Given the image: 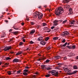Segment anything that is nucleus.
<instances>
[{"instance_id":"1","label":"nucleus","mask_w":78,"mask_h":78,"mask_svg":"<svg viewBox=\"0 0 78 78\" xmlns=\"http://www.w3.org/2000/svg\"><path fill=\"white\" fill-rule=\"evenodd\" d=\"M40 13L38 11L35 12L33 14L34 17V18H37V16H38V19H42V17L43 16V14H40Z\"/></svg>"},{"instance_id":"2","label":"nucleus","mask_w":78,"mask_h":78,"mask_svg":"<svg viewBox=\"0 0 78 78\" xmlns=\"http://www.w3.org/2000/svg\"><path fill=\"white\" fill-rule=\"evenodd\" d=\"M63 8H62L61 7H59L58 8L56 9V10L55 11V14L56 15H58V16H59L60 14H61L62 12H61L62 11H63Z\"/></svg>"},{"instance_id":"3","label":"nucleus","mask_w":78,"mask_h":78,"mask_svg":"<svg viewBox=\"0 0 78 78\" xmlns=\"http://www.w3.org/2000/svg\"><path fill=\"white\" fill-rule=\"evenodd\" d=\"M50 73H51L53 75H55V76H58V72H56V70H53L50 71Z\"/></svg>"},{"instance_id":"4","label":"nucleus","mask_w":78,"mask_h":78,"mask_svg":"<svg viewBox=\"0 0 78 78\" xmlns=\"http://www.w3.org/2000/svg\"><path fill=\"white\" fill-rule=\"evenodd\" d=\"M63 21V20H55L53 22L54 23V26H56L57 25H58V23H56L57 22H61Z\"/></svg>"},{"instance_id":"5","label":"nucleus","mask_w":78,"mask_h":78,"mask_svg":"<svg viewBox=\"0 0 78 78\" xmlns=\"http://www.w3.org/2000/svg\"><path fill=\"white\" fill-rule=\"evenodd\" d=\"M67 44V45H70V43H67V42H66L64 44H60V47L62 49H63V47H66Z\"/></svg>"},{"instance_id":"6","label":"nucleus","mask_w":78,"mask_h":78,"mask_svg":"<svg viewBox=\"0 0 78 78\" xmlns=\"http://www.w3.org/2000/svg\"><path fill=\"white\" fill-rule=\"evenodd\" d=\"M11 46H6L4 49L3 50L4 51H8L9 50H11Z\"/></svg>"},{"instance_id":"7","label":"nucleus","mask_w":78,"mask_h":78,"mask_svg":"<svg viewBox=\"0 0 78 78\" xmlns=\"http://www.w3.org/2000/svg\"><path fill=\"white\" fill-rule=\"evenodd\" d=\"M69 34V33L67 31H65L62 33V35L63 36L68 35Z\"/></svg>"},{"instance_id":"8","label":"nucleus","mask_w":78,"mask_h":78,"mask_svg":"<svg viewBox=\"0 0 78 78\" xmlns=\"http://www.w3.org/2000/svg\"><path fill=\"white\" fill-rule=\"evenodd\" d=\"M77 72H78V71L76 70L72 72L71 73H68V74L69 75H73V74H75L76 73H77Z\"/></svg>"},{"instance_id":"9","label":"nucleus","mask_w":78,"mask_h":78,"mask_svg":"<svg viewBox=\"0 0 78 78\" xmlns=\"http://www.w3.org/2000/svg\"><path fill=\"white\" fill-rule=\"evenodd\" d=\"M41 68L42 69L44 70H47V67L45 66V65H41Z\"/></svg>"},{"instance_id":"10","label":"nucleus","mask_w":78,"mask_h":78,"mask_svg":"<svg viewBox=\"0 0 78 78\" xmlns=\"http://www.w3.org/2000/svg\"><path fill=\"white\" fill-rule=\"evenodd\" d=\"M40 44H41V45H45L46 43L45 42V41H44L42 40L40 42Z\"/></svg>"},{"instance_id":"11","label":"nucleus","mask_w":78,"mask_h":78,"mask_svg":"<svg viewBox=\"0 0 78 78\" xmlns=\"http://www.w3.org/2000/svg\"><path fill=\"white\" fill-rule=\"evenodd\" d=\"M22 53H23V51H19L16 54V56H17L18 55H21V54H22Z\"/></svg>"},{"instance_id":"12","label":"nucleus","mask_w":78,"mask_h":78,"mask_svg":"<svg viewBox=\"0 0 78 78\" xmlns=\"http://www.w3.org/2000/svg\"><path fill=\"white\" fill-rule=\"evenodd\" d=\"M34 33H35V30H33L30 32V34L32 35V34H33Z\"/></svg>"},{"instance_id":"13","label":"nucleus","mask_w":78,"mask_h":78,"mask_svg":"<svg viewBox=\"0 0 78 78\" xmlns=\"http://www.w3.org/2000/svg\"><path fill=\"white\" fill-rule=\"evenodd\" d=\"M19 62V59L17 58H15L13 59V62Z\"/></svg>"},{"instance_id":"14","label":"nucleus","mask_w":78,"mask_h":78,"mask_svg":"<svg viewBox=\"0 0 78 78\" xmlns=\"http://www.w3.org/2000/svg\"><path fill=\"white\" fill-rule=\"evenodd\" d=\"M68 2H69V0H63V3H67Z\"/></svg>"},{"instance_id":"15","label":"nucleus","mask_w":78,"mask_h":78,"mask_svg":"<svg viewBox=\"0 0 78 78\" xmlns=\"http://www.w3.org/2000/svg\"><path fill=\"white\" fill-rule=\"evenodd\" d=\"M43 39V37H40L38 38L37 40L38 41H42Z\"/></svg>"},{"instance_id":"16","label":"nucleus","mask_w":78,"mask_h":78,"mask_svg":"<svg viewBox=\"0 0 78 78\" xmlns=\"http://www.w3.org/2000/svg\"><path fill=\"white\" fill-rule=\"evenodd\" d=\"M49 29H50L48 28V27H45L44 28V30H45V31L47 30H49Z\"/></svg>"},{"instance_id":"17","label":"nucleus","mask_w":78,"mask_h":78,"mask_svg":"<svg viewBox=\"0 0 78 78\" xmlns=\"http://www.w3.org/2000/svg\"><path fill=\"white\" fill-rule=\"evenodd\" d=\"M24 72H27L28 73H30V71L27 69H24Z\"/></svg>"},{"instance_id":"18","label":"nucleus","mask_w":78,"mask_h":78,"mask_svg":"<svg viewBox=\"0 0 78 78\" xmlns=\"http://www.w3.org/2000/svg\"><path fill=\"white\" fill-rule=\"evenodd\" d=\"M73 69H77L78 66L76 65H75L73 66Z\"/></svg>"},{"instance_id":"19","label":"nucleus","mask_w":78,"mask_h":78,"mask_svg":"<svg viewBox=\"0 0 78 78\" xmlns=\"http://www.w3.org/2000/svg\"><path fill=\"white\" fill-rule=\"evenodd\" d=\"M41 25H42L43 27H45V26L47 25V23H44L42 24Z\"/></svg>"},{"instance_id":"20","label":"nucleus","mask_w":78,"mask_h":78,"mask_svg":"<svg viewBox=\"0 0 78 78\" xmlns=\"http://www.w3.org/2000/svg\"><path fill=\"white\" fill-rule=\"evenodd\" d=\"M5 36H6V34H5V33H4L3 34L1 35V37H4Z\"/></svg>"},{"instance_id":"21","label":"nucleus","mask_w":78,"mask_h":78,"mask_svg":"<svg viewBox=\"0 0 78 78\" xmlns=\"http://www.w3.org/2000/svg\"><path fill=\"white\" fill-rule=\"evenodd\" d=\"M66 47L68 48L69 49H72V47H70V46H66Z\"/></svg>"},{"instance_id":"22","label":"nucleus","mask_w":78,"mask_h":78,"mask_svg":"<svg viewBox=\"0 0 78 78\" xmlns=\"http://www.w3.org/2000/svg\"><path fill=\"white\" fill-rule=\"evenodd\" d=\"M50 60L49 59H47L45 62H44L45 63H48L50 61Z\"/></svg>"},{"instance_id":"23","label":"nucleus","mask_w":78,"mask_h":78,"mask_svg":"<svg viewBox=\"0 0 78 78\" xmlns=\"http://www.w3.org/2000/svg\"><path fill=\"white\" fill-rule=\"evenodd\" d=\"M19 33V32L18 31H15V32H13V33L14 34H15V35H16Z\"/></svg>"},{"instance_id":"24","label":"nucleus","mask_w":78,"mask_h":78,"mask_svg":"<svg viewBox=\"0 0 78 78\" xmlns=\"http://www.w3.org/2000/svg\"><path fill=\"white\" fill-rule=\"evenodd\" d=\"M27 72H24V73H23V75H25V76H27L28 75V73H26Z\"/></svg>"},{"instance_id":"25","label":"nucleus","mask_w":78,"mask_h":78,"mask_svg":"<svg viewBox=\"0 0 78 78\" xmlns=\"http://www.w3.org/2000/svg\"><path fill=\"white\" fill-rule=\"evenodd\" d=\"M53 39L54 40H57V39H58V37H54L53 38Z\"/></svg>"},{"instance_id":"26","label":"nucleus","mask_w":78,"mask_h":78,"mask_svg":"<svg viewBox=\"0 0 78 78\" xmlns=\"http://www.w3.org/2000/svg\"><path fill=\"white\" fill-rule=\"evenodd\" d=\"M69 8H70V5H68V6H66V8H65L66 9H69Z\"/></svg>"},{"instance_id":"27","label":"nucleus","mask_w":78,"mask_h":78,"mask_svg":"<svg viewBox=\"0 0 78 78\" xmlns=\"http://www.w3.org/2000/svg\"><path fill=\"white\" fill-rule=\"evenodd\" d=\"M6 59V60H10V59H11V58L9 57H7L5 58Z\"/></svg>"},{"instance_id":"28","label":"nucleus","mask_w":78,"mask_h":78,"mask_svg":"<svg viewBox=\"0 0 78 78\" xmlns=\"http://www.w3.org/2000/svg\"><path fill=\"white\" fill-rule=\"evenodd\" d=\"M50 39V38L49 37H46L45 38L46 41H48V39Z\"/></svg>"},{"instance_id":"29","label":"nucleus","mask_w":78,"mask_h":78,"mask_svg":"<svg viewBox=\"0 0 78 78\" xmlns=\"http://www.w3.org/2000/svg\"><path fill=\"white\" fill-rule=\"evenodd\" d=\"M11 71H8L7 73L9 75H11L12 74V73H11Z\"/></svg>"},{"instance_id":"30","label":"nucleus","mask_w":78,"mask_h":78,"mask_svg":"<svg viewBox=\"0 0 78 78\" xmlns=\"http://www.w3.org/2000/svg\"><path fill=\"white\" fill-rule=\"evenodd\" d=\"M69 11L70 12H72V9L71 8L69 9Z\"/></svg>"},{"instance_id":"31","label":"nucleus","mask_w":78,"mask_h":78,"mask_svg":"<svg viewBox=\"0 0 78 78\" xmlns=\"http://www.w3.org/2000/svg\"><path fill=\"white\" fill-rule=\"evenodd\" d=\"M5 67H8V65H9V63H5Z\"/></svg>"},{"instance_id":"32","label":"nucleus","mask_w":78,"mask_h":78,"mask_svg":"<svg viewBox=\"0 0 78 78\" xmlns=\"http://www.w3.org/2000/svg\"><path fill=\"white\" fill-rule=\"evenodd\" d=\"M30 24H31V25H34V24H35V23H34V22H30Z\"/></svg>"},{"instance_id":"33","label":"nucleus","mask_w":78,"mask_h":78,"mask_svg":"<svg viewBox=\"0 0 78 78\" xmlns=\"http://www.w3.org/2000/svg\"><path fill=\"white\" fill-rule=\"evenodd\" d=\"M21 70H20L17 71V74H19V73H20V72H21Z\"/></svg>"},{"instance_id":"34","label":"nucleus","mask_w":78,"mask_h":78,"mask_svg":"<svg viewBox=\"0 0 78 78\" xmlns=\"http://www.w3.org/2000/svg\"><path fill=\"white\" fill-rule=\"evenodd\" d=\"M51 68L49 67L47 68L46 70H51Z\"/></svg>"},{"instance_id":"35","label":"nucleus","mask_w":78,"mask_h":78,"mask_svg":"<svg viewBox=\"0 0 78 78\" xmlns=\"http://www.w3.org/2000/svg\"><path fill=\"white\" fill-rule=\"evenodd\" d=\"M13 28L15 29V30H19V29L17 28H16V27H15V26H13Z\"/></svg>"},{"instance_id":"36","label":"nucleus","mask_w":78,"mask_h":78,"mask_svg":"<svg viewBox=\"0 0 78 78\" xmlns=\"http://www.w3.org/2000/svg\"><path fill=\"white\" fill-rule=\"evenodd\" d=\"M50 76V74H48L47 75H46L45 76V77H49V76Z\"/></svg>"},{"instance_id":"37","label":"nucleus","mask_w":78,"mask_h":78,"mask_svg":"<svg viewBox=\"0 0 78 78\" xmlns=\"http://www.w3.org/2000/svg\"><path fill=\"white\" fill-rule=\"evenodd\" d=\"M66 39H63V41H62V42H63V43H65V42H66Z\"/></svg>"},{"instance_id":"38","label":"nucleus","mask_w":78,"mask_h":78,"mask_svg":"<svg viewBox=\"0 0 78 78\" xmlns=\"http://www.w3.org/2000/svg\"><path fill=\"white\" fill-rule=\"evenodd\" d=\"M73 53H71L69 54V55H70V56H73Z\"/></svg>"},{"instance_id":"39","label":"nucleus","mask_w":78,"mask_h":78,"mask_svg":"<svg viewBox=\"0 0 78 78\" xmlns=\"http://www.w3.org/2000/svg\"><path fill=\"white\" fill-rule=\"evenodd\" d=\"M66 21H67V20H66L62 22V23H63H63H66Z\"/></svg>"},{"instance_id":"40","label":"nucleus","mask_w":78,"mask_h":78,"mask_svg":"<svg viewBox=\"0 0 78 78\" xmlns=\"http://www.w3.org/2000/svg\"><path fill=\"white\" fill-rule=\"evenodd\" d=\"M51 49V48H50V46H49L48 47V48H47V50H50Z\"/></svg>"},{"instance_id":"41","label":"nucleus","mask_w":78,"mask_h":78,"mask_svg":"<svg viewBox=\"0 0 78 78\" xmlns=\"http://www.w3.org/2000/svg\"><path fill=\"white\" fill-rule=\"evenodd\" d=\"M30 44H34V42H33L32 41H31L30 42Z\"/></svg>"},{"instance_id":"42","label":"nucleus","mask_w":78,"mask_h":78,"mask_svg":"<svg viewBox=\"0 0 78 78\" xmlns=\"http://www.w3.org/2000/svg\"><path fill=\"white\" fill-rule=\"evenodd\" d=\"M72 48H73V49H75V45H73L72 47Z\"/></svg>"},{"instance_id":"43","label":"nucleus","mask_w":78,"mask_h":78,"mask_svg":"<svg viewBox=\"0 0 78 78\" xmlns=\"http://www.w3.org/2000/svg\"><path fill=\"white\" fill-rule=\"evenodd\" d=\"M68 5L67 4H66L65 5H64V8H66V6H68Z\"/></svg>"},{"instance_id":"44","label":"nucleus","mask_w":78,"mask_h":78,"mask_svg":"<svg viewBox=\"0 0 78 78\" xmlns=\"http://www.w3.org/2000/svg\"><path fill=\"white\" fill-rule=\"evenodd\" d=\"M46 59V58L45 57H43L41 58V59L42 60H44V59Z\"/></svg>"},{"instance_id":"45","label":"nucleus","mask_w":78,"mask_h":78,"mask_svg":"<svg viewBox=\"0 0 78 78\" xmlns=\"http://www.w3.org/2000/svg\"><path fill=\"white\" fill-rule=\"evenodd\" d=\"M57 59H59V58H61V57L60 56H57Z\"/></svg>"},{"instance_id":"46","label":"nucleus","mask_w":78,"mask_h":78,"mask_svg":"<svg viewBox=\"0 0 78 78\" xmlns=\"http://www.w3.org/2000/svg\"><path fill=\"white\" fill-rule=\"evenodd\" d=\"M73 13V12H69L68 13L69 15H71Z\"/></svg>"},{"instance_id":"47","label":"nucleus","mask_w":78,"mask_h":78,"mask_svg":"<svg viewBox=\"0 0 78 78\" xmlns=\"http://www.w3.org/2000/svg\"><path fill=\"white\" fill-rule=\"evenodd\" d=\"M59 66H58V67H56L55 68L56 69H58V70H59Z\"/></svg>"},{"instance_id":"48","label":"nucleus","mask_w":78,"mask_h":78,"mask_svg":"<svg viewBox=\"0 0 78 78\" xmlns=\"http://www.w3.org/2000/svg\"><path fill=\"white\" fill-rule=\"evenodd\" d=\"M23 44V43H22V42H20L19 44V45H22Z\"/></svg>"},{"instance_id":"49","label":"nucleus","mask_w":78,"mask_h":78,"mask_svg":"<svg viewBox=\"0 0 78 78\" xmlns=\"http://www.w3.org/2000/svg\"><path fill=\"white\" fill-rule=\"evenodd\" d=\"M55 28V27L53 26V27H51V29L52 30H53V28Z\"/></svg>"},{"instance_id":"50","label":"nucleus","mask_w":78,"mask_h":78,"mask_svg":"<svg viewBox=\"0 0 78 78\" xmlns=\"http://www.w3.org/2000/svg\"><path fill=\"white\" fill-rule=\"evenodd\" d=\"M58 66H61V65H62V64L61 63H58L57 64Z\"/></svg>"},{"instance_id":"51","label":"nucleus","mask_w":78,"mask_h":78,"mask_svg":"<svg viewBox=\"0 0 78 78\" xmlns=\"http://www.w3.org/2000/svg\"><path fill=\"white\" fill-rule=\"evenodd\" d=\"M32 77H33V78H36V76H35V75H33L32 76Z\"/></svg>"},{"instance_id":"52","label":"nucleus","mask_w":78,"mask_h":78,"mask_svg":"<svg viewBox=\"0 0 78 78\" xmlns=\"http://www.w3.org/2000/svg\"><path fill=\"white\" fill-rule=\"evenodd\" d=\"M13 41V39H11L9 41L10 42H11V41Z\"/></svg>"},{"instance_id":"53","label":"nucleus","mask_w":78,"mask_h":78,"mask_svg":"<svg viewBox=\"0 0 78 78\" xmlns=\"http://www.w3.org/2000/svg\"><path fill=\"white\" fill-rule=\"evenodd\" d=\"M63 59L66 60V59H67V58L65 57L63 58Z\"/></svg>"},{"instance_id":"54","label":"nucleus","mask_w":78,"mask_h":78,"mask_svg":"<svg viewBox=\"0 0 78 78\" xmlns=\"http://www.w3.org/2000/svg\"><path fill=\"white\" fill-rule=\"evenodd\" d=\"M25 23L23 22L21 23L22 25H23Z\"/></svg>"},{"instance_id":"55","label":"nucleus","mask_w":78,"mask_h":78,"mask_svg":"<svg viewBox=\"0 0 78 78\" xmlns=\"http://www.w3.org/2000/svg\"><path fill=\"white\" fill-rule=\"evenodd\" d=\"M10 53H11V54H13L14 53V52L13 51H10Z\"/></svg>"},{"instance_id":"56","label":"nucleus","mask_w":78,"mask_h":78,"mask_svg":"<svg viewBox=\"0 0 78 78\" xmlns=\"http://www.w3.org/2000/svg\"><path fill=\"white\" fill-rule=\"evenodd\" d=\"M23 42H25V39H23Z\"/></svg>"},{"instance_id":"57","label":"nucleus","mask_w":78,"mask_h":78,"mask_svg":"<svg viewBox=\"0 0 78 78\" xmlns=\"http://www.w3.org/2000/svg\"><path fill=\"white\" fill-rule=\"evenodd\" d=\"M71 22L73 23H75V21H74V20H73L72 21H71Z\"/></svg>"},{"instance_id":"58","label":"nucleus","mask_w":78,"mask_h":78,"mask_svg":"<svg viewBox=\"0 0 78 78\" xmlns=\"http://www.w3.org/2000/svg\"><path fill=\"white\" fill-rule=\"evenodd\" d=\"M26 20H27V21H28L29 20V19H28V18H27L26 19Z\"/></svg>"},{"instance_id":"59","label":"nucleus","mask_w":78,"mask_h":78,"mask_svg":"<svg viewBox=\"0 0 78 78\" xmlns=\"http://www.w3.org/2000/svg\"><path fill=\"white\" fill-rule=\"evenodd\" d=\"M25 68H26V69H29V67H28V66H26L25 67Z\"/></svg>"},{"instance_id":"60","label":"nucleus","mask_w":78,"mask_h":78,"mask_svg":"<svg viewBox=\"0 0 78 78\" xmlns=\"http://www.w3.org/2000/svg\"><path fill=\"white\" fill-rule=\"evenodd\" d=\"M70 24H74V23H73L72 22H71L70 23Z\"/></svg>"},{"instance_id":"61","label":"nucleus","mask_w":78,"mask_h":78,"mask_svg":"<svg viewBox=\"0 0 78 78\" xmlns=\"http://www.w3.org/2000/svg\"><path fill=\"white\" fill-rule=\"evenodd\" d=\"M44 8H47V5H44Z\"/></svg>"},{"instance_id":"62","label":"nucleus","mask_w":78,"mask_h":78,"mask_svg":"<svg viewBox=\"0 0 78 78\" xmlns=\"http://www.w3.org/2000/svg\"><path fill=\"white\" fill-rule=\"evenodd\" d=\"M54 58H55V59H58V58L57 57V56L55 57Z\"/></svg>"},{"instance_id":"63","label":"nucleus","mask_w":78,"mask_h":78,"mask_svg":"<svg viewBox=\"0 0 78 78\" xmlns=\"http://www.w3.org/2000/svg\"><path fill=\"white\" fill-rule=\"evenodd\" d=\"M2 17H3V15H2L1 16V18H2Z\"/></svg>"},{"instance_id":"64","label":"nucleus","mask_w":78,"mask_h":78,"mask_svg":"<svg viewBox=\"0 0 78 78\" xmlns=\"http://www.w3.org/2000/svg\"><path fill=\"white\" fill-rule=\"evenodd\" d=\"M76 59H78V56L76 57Z\"/></svg>"}]
</instances>
